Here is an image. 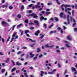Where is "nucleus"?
I'll use <instances>...</instances> for the list:
<instances>
[{"label":"nucleus","instance_id":"nucleus-61","mask_svg":"<svg viewBox=\"0 0 77 77\" xmlns=\"http://www.w3.org/2000/svg\"><path fill=\"white\" fill-rule=\"evenodd\" d=\"M37 33L38 34L40 33V32L38 30L37 31Z\"/></svg>","mask_w":77,"mask_h":77},{"label":"nucleus","instance_id":"nucleus-62","mask_svg":"<svg viewBox=\"0 0 77 77\" xmlns=\"http://www.w3.org/2000/svg\"><path fill=\"white\" fill-rule=\"evenodd\" d=\"M29 25H32L33 24V23H29Z\"/></svg>","mask_w":77,"mask_h":77},{"label":"nucleus","instance_id":"nucleus-35","mask_svg":"<svg viewBox=\"0 0 77 77\" xmlns=\"http://www.w3.org/2000/svg\"><path fill=\"white\" fill-rule=\"evenodd\" d=\"M16 69V68H15L14 67L12 70L11 71H12V72H14V71Z\"/></svg>","mask_w":77,"mask_h":77},{"label":"nucleus","instance_id":"nucleus-10","mask_svg":"<svg viewBox=\"0 0 77 77\" xmlns=\"http://www.w3.org/2000/svg\"><path fill=\"white\" fill-rule=\"evenodd\" d=\"M63 6L65 7V5L64 4H62L61 5V9L63 11H64V10L65 9H64V8H63Z\"/></svg>","mask_w":77,"mask_h":77},{"label":"nucleus","instance_id":"nucleus-53","mask_svg":"<svg viewBox=\"0 0 77 77\" xmlns=\"http://www.w3.org/2000/svg\"><path fill=\"white\" fill-rule=\"evenodd\" d=\"M20 60H21L22 61H24V59L21 58L20 59Z\"/></svg>","mask_w":77,"mask_h":77},{"label":"nucleus","instance_id":"nucleus-20","mask_svg":"<svg viewBox=\"0 0 77 77\" xmlns=\"http://www.w3.org/2000/svg\"><path fill=\"white\" fill-rule=\"evenodd\" d=\"M9 9L11 10L13 9V7L12 6V5H10L9 6Z\"/></svg>","mask_w":77,"mask_h":77},{"label":"nucleus","instance_id":"nucleus-22","mask_svg":"<svg viewBox=\"0 0 77 77\" xmlns=\"http://www.w3.org/2000/svg\"><path fill=\"white\" fill-rule=\"evenodd\" d=\"M20 32L21 33V36H23V31L21 30H20Z\"/></svg>","mask_w":77,"mask_h":77},{"label":"nucleus","instance_id":"nucleus-26","mask_svg":"<svg viewBox=\"0 0 77 77\" xmlns=\"http://www.w3.org/2000/svg\"><path fill=\"white\" fill-rule=\"evenodd\" d=\"M45 14L47 15H49V14H50V12L47 11L45 12Z\"/></svg>","mask_w":77,"mask_h":77},{"label":"nucleus","instance_id":"nucleus-60","mask_svg":"<svg viewBox=\"0 0 77 77\" xmlns=\"http://www.w3.org/2000/svg\"><path fill=\"white\" fill-rule=\"evenodd\" d=\"M0 54L1 56H3L4 55V54H2V52H0Z\"/></svg>","mask_w":77,"mask_h":77},{"label":"nucleus","instance_id":"nucleus-16","mask_svg":"<svg viewBox=\"0 0 77 77\" xmlns=\"http://www.w3.org/2000/svg\"><path fill=\"white\" fill-rule=\"evenodd\" d=\"M73 21V22H74V21H75L74 19L72 18V17H71V19H70V21Z\"/></svg>","mask_w":77,"mask_h":77},{"label":"nucleus","instance_id":"nucleus-43","mask_svg":"<svg viewBox=\"0 0 77 77\" xmlns=\"http://www.w3.org/2000/svg\"><path fill=\"white\" fill-rule=\"evenodd\" d=\"M33 5V4H30L29 5V8H31V6H32V5Z\"/></svg>","mask_w":77,"mask_h":77},{"label":"nucleus","instance_id":"nucleus-33","mask_svg":"<svg viewBox=\"0 0 77 77\" xmlns=\"http://www.w3.org/2000/svg\"><path fill=\"white\" fill-rule=\"evenodd\" d=\"M16 35V33H14L13 34L12 37H15Z\"/></svg>","mask_w":77,"mask_h":77},{"label":"nucleus","instance_id":"nucleus-8","mask_svg":"<svg viewBox=\"0 0 77 77\" xmlns=\"http://www.w3.org/2000/svg\"><path fill=\"white\" fill-rule=\"evenodd\" d=\"M30 56H31L30 57V58H33V57L35 56V54H33L32 53H30Z\"/></svg>","mask_w":77,"mask_h":77},{"label":"nucleus","instance_id":"nucleus-32","mask_svg":"<svg viewBox=\"0 0 77 77\" xmlns=\"http://www.w3.org/2000/svg\"><path fill=\"white\" fill-rule=\"evenodd\" d=\"M22 24H22V23H21V24H19V25L17 26V27H20V26H22Z\"/></svg>","mask_w":77,"mask_h":77},{"label":"nucleus","instance_id":"nucleus-55","mask_svg":"<svg viewBox=\"0 0 77 77\" xmlns=\"http://www.w3.org/2000/svg\"><path fill=\"white\" fill-rule=\"evenodd\" d=\"M37 58L38 57H35L33 59V60H36Z\"/></svg>","mask_w":77,"mask_h":77},{"label":"nucleus","instance_id":"nucleus-64","mask_svg":"<svg viewBox=\"0 0 77 77\" xmlns=\"http://www.w3.org/2000/svg\"><path fill=\"white\" fill-rule=\"evenodd\" d=\"M75 9H77V5H75Z\"/></svg>","mask_w":77,"mask_h":77},{"label":"nucleus","instance_id":"nucleus-21","mask_svg":"<svg viewBox=\"0 0 77 77\" xmlns=\"http://www.w3.org/2000/svg\"><path fill=\"white\" fill-rule=\"evenodd\" d=\"M45 47L46 48H50V46H48V44H47L45 45Z\"/></svg>","mask_w":77,"mask_h":77},{"label":"nucleus","instance_id":"nucleus-3","mask_svg":"<svg viewBox=\"0 0 77 77\" xmlns=\"http://www.w3.org/2000/svg\"><path fill=\"white\" fill-rule=\"evenodd\" d=\"M2 25H5V26H8V23L4 21H2Z\"/></svg>","mask_w":77,"mask_h":77},{"label":"nucleus","instance_id":"nucleus-31","mask_svg":"<svg viewBox=\"0 0 77 77\" xmlns=\"http://www.w3.org/2000/svg\"><path fill=\"white\" fill-rule=\"evenodd\" d=\"M21 10H23L24 9V5H22L21 7Z\"/></svg>","mask_w":77,"mask_h":77},{"label":"nucleus","instance_id":"nucleus-49","mask_svg":"<svg viewBox=\"0 0 77 77\" xmlns=\"http://www.w3.org/2000/svg\"><path fill=\"white\" fill-rule=\"evenodd\" d=\"M42 56H43V55H42V54H41L39 56V58H41V57H42Z\"/></svg>","mask_w":77,"mask_h":77},{"label":"nucleus","instance_id":"nucleus-51","mask_svg":"<svg viewBox=\"0 0 77 77\" xmlns=\"http://www.w3.org/2000/svg\"><path fill=\"white\" fill-rule=\"evenodd\" d=\"M29 55H27V57H26V59H29Z\"/></svg>","mask_w":77,"mask_h":77},{"label":"nucleus","instance_id":"nucleus-4","mask_svg":"<svg viewBox=\"0 0 77 77\" xmlns=\"http://www.w3.org/2000/svg\"><path fill=\"white\" fill-rule=\"evenodd\" d=\"M71 69L73 72V71H74L75 74L76 75V74H77V72H75V71H76V70L75 69V68H74L73 67H72Z\"/></svg>","mask_w":77,"mask_h":77},{"label":"nucleus","instance_id":"nucleus-58","mask_svg":"<svg viewBox=\"0 0 77 77\" xmlns=\"http://www.w3.org/2000/svg\"><path fill=\"white\" fill-rule=\"evenodd\" d=\"M23 49H27V47H23Z\"/></svg>","mask_w":77,"mask_h":77},{"label":"nucleus","instance_id":"nucleus-2","mask_svg":"<svg viewBox=\"0 0 77 77\" xmlns=\"http://www.w3.org/2000/svg\"><path fill=\"white\" fill-rule=\"evenodd\" d=\"M60 16L61 18H66V16L63 12H61L60 13Z\"/></svg>","mask_w":77,"mask_h":77},{"label":"nucleus","instance_id":"nucleus-28","mask_svg":"<svg viewBox=\"0 0 77 77\" xmlns=\"http://www.w3.org/2000/svg\"><path fill=\"white\" fill-rule=\"evenodd\" d=\"M56 2L57 3V4L58 5H60V2H59L58 0H56Z\"/></svg>","mask_w":77,"mask_h":77},{"label":"nucleus","instance_id":"nucleus-6","mask_svg":"<svg viewBox=\"0 0 77 77\" xmlns=\"http://www.w3.org/2000/svg\"><path fill=\"white\" fill-rule=\"evenodd\" d=\"M69 17H70V16L68 15H67L68 23L69 24H70V20L69 19Z\"/></svg>","mask_w":77,"mask_h":77},{"label":"nucleus","instance_id":"nucleus-39","mask_svg":"<svg viewBox=\"0 0 77 77\" xmlns=\"http://www.w3.org/2000/svg\"><path fill=\"white\" fill-rule=\"evenodd\" d=\"M2 42H3V43H4V42H5V39H4V38H2Z\"/></svg>","mask_w":77,"mask_h":77},{"label":"nucleus","instance_id":"nucleus-56","mask_svg":"<svg viewBox=\"0 0 77 77\" xmlns=\"http://www.w3.org/2000/svg\"><path fill=\"white\" fill-rule=\"evenodd\" d=\"M36 7H35V6H33L32 7V9H35Z\"/></svg>","mask_w":77,"mask_h":77},{"label":"nucleus","instance_id":"nucleus-14","mask_svg":"<svg viewBox=\"0 0 77 77\" xmlns=\"http://www.w3.org/2000/svg\"><path fill=\"white\" fill-rule=\"evenodd\" d=\"M56 32V30H55L54 31H51L50 32V34H52L53 33H55Z\"/></svg>","mask_w":77,"mask_h":77},{"label":"nucleus","instance_id":"nucleus-47","mask_svg":"<svg viewBox=\"0 0 77 77\" xmlns=\"http://www.w3.org/2000/svg\"><path fill=\"white\" fill-rule=\"evenodd\" d=\"M17 50H19V49H20V46H19L17 45Z\"/></svg>","mask_w":77,"mask_h":77},{"label":"nucleus","instance_id":"nucleus-38","mask_svg":"<svg viewBox=\"0 0 77 77\" xmlns=\"http://www.w3.org/2000/svg\"><path fill=\"white\" fill-rule=\"evenodd\" d=\"M74 11L73 10L72 11V16H74Z\"/></svg>","mask_w":77,"mask_h":77},{"label":"nucleus","instance_id":"nucleus-19","mask_svg":"<svg viewBox=\"0 0 77 77\" xmlns=\"http://www.w3.org/2000/svg\"><path fill=\"white\" fill-rule=\"evenodd\" d=\"M25 23H29V20L28 19H26L25 21Z\"/></svg>","mask_w":77,"mask_h":77},{"label":"nucleus","instance_id":"nucleus-13","mask_svg":"<svg viewBox=\"0 0 77 77\" xmlns=\"http://www.w3.org/2000/svg\"><path fill=\"white\" fill-rule=\"evenodd\" d=\"M74 23L72 24V27H74V26H75L76 25V22L75 21V20H74Z\"/></svg>","mask_w":77,"mask_h":77},{"label":"nucleus","instance_id":"nucleus-40","mask_svg":"<svg viewBox=\"0 0 77 77\" xmlns=\"http://www.w3.org/2000/svg\"><path fill=\"white\" fill-rule=\"evenodd\" d=\"M21 51H19V52H18L17 53V54L18 55H19L20 54H21Z\"/></svg>","mask_w":77,"mask_h":77},{"label":"nucleus","instance_id":"nucleus-48","mask_svg":"<svg viewBox=\"0 0 77 77\" xmlns=\"http://www.w3.org/2000/svg\"><path fill=\"white\" fill-rule=\"evenodd\" d=\"M66 73H67V71H66V70H65V71L64 72V75H66Z\"/></svg>","mask_w":77,"mask_h":77},{"label":"nucleus","instance_id":"nucleus-37","mask_svg":"<svg viewBox=\"0 0 77 77\" xmlns=\"http://www.w3.org/2000/svg\"><path fill=\"white\" fill-rule=\"evenodd\" d=\"M5 70L4 69H3L2 70V72L3 73L4 72H5Z\"/></svg>","mask_w":77,"mask_h":77},{"label":"nucleus","instance_id":"nucleus-17","mask_svg":"<svg viewBox=\"0 0 77 77\" xmlns=\"http://www.w3.org/2000/svg\"><path fill=\"white\" fill-rule=\"evenodd\" d=\"M35 6L36 8H41V6H38V5H35Z\"/></svg>","mask_w":77,"mask_h":77},{"label":"nucleus","instance_id":"nucleus-1","mask_svg":"<svg viewBox=\"0 0 77 77\" xmlns=\"http://www.w3.org/2000/svg\"><path fill=\"white\" fill-rule=\"evenodd\" d=\"M29 15L30 17H33L34 18H36L38 17L34 13L29 14Z\"/></svg>","mask_w":77,"mask_h":77},{"label":"nucleus","instance_id":"nucleus-12","mask_svg":"<svg viewBox=\"0 0 77 77\" xmlns=\"http://www.w3.org/2000/svg\"><path fill=\"white\" fill-rule=\"evenodd\" d=\"M37 53H39L41 52V50L40 48H37Z\"/></svg>","mask_w":77,"mask_h":77},{"label":"nucleus","instance_id":"nucleus-30","mask_svg":"<svg viewBox=\"0 0 77 77\" xmlns=\"http://www.w3.org/2000/svg\"><path fill=\"white\" fill-rule=\"evenodd\" d=\"M65 45L67 47H68V48H70V46H69V45L68 44H66Z\"/></svg>","mask_w":77,"mask_h":77},{"label":"nucleus","instance_id":"nucleus-45","mask_svg":"<svg viewBox=\"0 0 77 77\" xmlns=\"http://www.w3.org/2000/svg\"><path fill=\"white\" fill-rule=\"evenodd\" d=\"M11 62H12L13 65V66H14V65H15V62H14V61L12 60H11Z\"/></svg>","mask_w":77,"mask_h":77},{"label":"nucleus","instance_id":"nucleus-7","mask_svg":"<svg viewBox=\"0 0 77 77\" xmlns=\"http://www.w3.org/2000/svg\"><path fill=\"white\" fill-rule=\"evenodd\" d=\"M27 40H28V41H31V42H36V40H33L31 38H27Z\"/></svg>","mask_w":77,"mask_h":77},{"label":"nucleus","instance_id":"nucleus-63","mask_svg":"<svg viewBox=\"0 0 77 77\" xmlns=\"http://www.w3.org/2000/svg\"><path fill=\"white\" fill-rule=\"evenodd\" d=\"M67 10H68V11H71V8H67Z\"/></svg>","mask_w":77,"mask_h":77},{"label":"nucleus","instance_id":"nucleus-52","mask_svg":"<svg viewBox=\"0 0 77 77\" xmlns=\"http://www.w3.org/2000/svg\"><path fill=\"white\" fill-rule=\"evenodd\" d=\"M2 66H6L5 64L4 63H2Z\"/></svg>","mask_w":77,"mask_h":77},{"label":"nucleus","instance_id":"nucleus-9","mask_svg":"<svg viewBox=\"0 0 77 77\" xmlns=\"http://www.w3.org/2000/svg\"><path fill=\"white\" fill-rule=\"evenodd\" d=\"M16 64L17 65H18V66H21L22 65L21 63H20L19 61H17V62H16Z\"/></svg>","mask_w":77,"mask_h":77},{"label":"nucleus","instance_id":"nucleus-36","mask_svg":"<svg viewBox=\"0 0 77 77\" xmlns=\"http://www.w3.org/2000/svg\"><path fill=\"white\" fill-rule=\"evenodd\" d=\"M35 45H36V44L35 43V44H33L32 45H31L30 46L31 47H33V46H34Z\"/></svg>","mask_w":77,"mask_h":77},{"label":"nucleus","instance_id":"nucleus-34","mask_svg":"<svg viewBox=\"0 0 77 77\" xmlns=\"http://www.w3.org/2000/svg\"><path fill=\"white\" fill-rule=\"evenodd\" d=\"M68 7H70V5H66L65 8H68Z\"/></svg>","mask_w":77,"mask_h":77},{"label":"nucleus","instance_id":"nucleus-27","mask_svg":"<svg viewBox=\"0 0 77 77\" xmlns=\"http://www.w3.org/2000/svg\"><path fill=\"white\" fill-rule=\"evenodd\" d=\"M54 24H53V23H52V24L48 28H51V27H53V25H54Z\"/></svg>","mask_w":77,"mask_h":77},{"label":"nucleus","instance_id":"nucleus-42","mask_svg":"<svg viewBox=\"0 0 77 77\" xmlns=\"http://www.w3.org/2000/svg\"><path fill=\"white\" fill-rule=\"evenodd\" d=\"M10 38H11V37H10V36H9L8 38L6 41L7 42H8V41H9V39H10Z\"/></svg>","mask_w":77,"mask_h":77},{"label":"nucleus","instance_id":"nucleus-11","mask_svg":"<svg viewBox=\"0 0 77 77\" xmlns=\"http://www.w3.org/2000/svg\"><path fill=\"white\" fill-rule=\"evenodd\" d=\"M67 40H69V41H71L72 39L71 38H70V36H67Z\"/></svg>","mask_w":77,"mask_h":77},{"label":"nucleus","instance_id":"nucleus-46","mask_svg":"<svg viewBox=\"0 0 77 77\" xmlns=\"http://www.w3.org/2000/svg\"><path fill=\"white\" fill-rule=\"evenodd\" d=\"M18 38V35L16 36L15 38H14V39H17Z\"/></svg>","mask_w":77,"mask_h":77},{"label":"nucleus","instance_id":"nucleus-44","mask_svg":"<svg viewBox=\"0 0 77 77\" xmlns=\"http://www.w3.org/2000/svg\"><path fill=\"white\" fill-rule=\"evenodd\" d=\"M30 29L31 30H33V29H34V27H30Z\"/></svg>","mask_w":77,"mask_h":77},{"label":"nucleus","instance_id":"nucleus-29","mask_svg":"<svg viewBox=\"0 0 77 77\" xmlns=\"http://www.w3.org/2000/svg\"><path fill=\"white\" fill-rule=\"evenodd\" d=\"M40 21H42V20L44 19V17L42 16V17H41V18H40Z\"/></svg>","mask_w":77,"mask_h":77},{"label":"nucleus","instance_id":"nucleus-54","mask_svg":"<svg viewBox=\"0 0 77 77\" xmlns=\"http://www.w3.org/2000/svg\"><path fill=\"white\" fill-rule=\"evenodd\" d=\"M35 35H36V36H38V35H39L37 33V32L35 33Z\"/></svg>","mask_w":77,"mask_h":77},{"label":"nucleus","instance_id":"nucleus-23","mask_svg":"<svg viewBox=\"0 0 77 77\" xmlns=\"http://www.w3.org/2000/svg\"><path fill=\"white\" fill-rule=\"evenodd\" d=\"M25 33H26V34H27L28 33H29V31L28 30H26L25 31Z\"/></svg>","mask_w":77,"mask_h":77},{"label":"nucleus","instance_id":"nucleus-50","mask_svg":"<svg viewBox=\"0 0 77 77\" xmlns=\"http://www.w3.org/2000/svg\"><path fill=\"white\" fill-rule=\"evenodd\" d=\"M58 67L59 68H60L61 67V66L60 65V64L59 63H58Z\"/></svg>","mask_w":77,"mask_h":77},{"label":"nucleus","instance_id":"nucleus-59","mask_svg":"<svg viewBox=\"0 0 77 77\" xmlns=\"http://www.w3.org/2000/svg\"><path fill=\"white\" fill-rule=\"evenodd\" d=\"M56 51V52H57V53H59L60 51V50H57Z\"/></svg>","mask_w":77,"mask_h":77},{"label":"nucleus","instance_id":"nucleus-15","mask_svg":"<svg viewBox=\"0 0 77 77\" xmlns=\"http://www.w3.org/2000/svg\"><path fill=\"white\" fill-rule=\"evenodd\" d=\"M17 17L18 18H21V15L20 14H18L17 16Z\"/></svg>","mask_w":77,"mask_h":77},{"label":"nucleus","instance_id":"nucleus-5","mask_svg":"<svg viewBox=\"0 0 77 77\" xmlns=\"http://www.w3.org/2000/svg\"><path fill=\"white\" fill-rule=\"evenodd\" d=\"M34 22L35 24V25H37L38 26H39V23H38V21L37 20H35L34 21Z\"/></svg>","mask_w":77,"mask_h":77},{"label":"nucleus","instance_id":"nucleus-41","mask_svg":"<svg viewBox=\"0 0 77 77\" xmlns=\"http://www.w3.org/2000/svg\"><path fill=\"white\" fill-rule=\"evenodd\" d=\"M74 30L75 32H77V28H74Z\"/></svg>","mask_w":77,"mask_h":77},{"label":"nucleus","instance_id":"nucleus-25","mask_svg":"<svg viewBox=\"0 0 77 77\" xmlns=\"http://www.w3.org/2000/svg\"><path fill=\"white\" fill-rule=\"evenodd\" d=\"M48 73L49 74H51V75L54 74V73L52 71V72H49Z\"/></svg>","mask_w":77,"mask_h":77},{"label":"nucleus","instance_id":"nucleus-57","mask_svg":"<svg viewBox=\"0 0 77 77\" xmlns=\"http://www.w3.org/2000/svg\"><path fill=\"white\" fill-rule=\"evenodd\" d=\"M1 7H2L3 8H5V5H3L2 6H1Z\"/></svg>","mask_w":77,"mask_h":77},{"label":"nucleus","instance_id":"nucleus-24","mask_svg":"<svg viewBox=\"0 0 77 77\" xmlns=\"http://www.w3.org/2000/svg\"><path fill=\"white\" fill-rule=\"evenodd\" d=\"M54 19H55V21L57 22L58 21H59V19L57 17H55Z\"/></svg>","mask_w":77,"mask_h":77},{"label":"nucleus","instance_id":"nucleus-18","mask_svg":"<svg viewBox=\"0 0 77 77\" xmlns=\"http://www.w3.org/2000/svg\"><path fill=\"white\" fill-rule=\"evenodd\" d=\"M45 34H44L43 35H42L41 37H40L39 38L41 39H43L44 38V37L45 36Z\"/></svg>","mask_w":77,"mask_h":77}]
</instances>
